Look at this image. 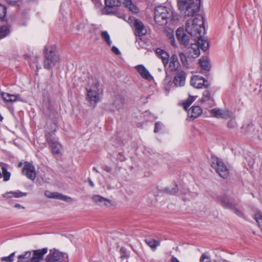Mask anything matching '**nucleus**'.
Returning <instances> with one entry per match:
<instances>
[{
  "instance_id": "27",
  "label": "nucleus",
  "mask_w": 262,
  "mask_h": 262,
  "mask_svg": "<svg viewBox=\"0 0 262 262\" xmlns=\"http://www.w3.org/2000/svg\"><path fill=\"white\" fill-rule=\"evenodd\" d=\"M199 63L201 68L205 71H209L211 65L209 60L207 57H202L199 60Z\"/></svg>"
},
{
  "instance_id": "5",
  "label": "nucleus",
  "mask_w": 262,
  "mask_h": 262,
  "mask_svg": "<svg viewBox=\"0 0 262 262\" xmlns=\"http://www.w3.org/2000/svg\"><path fill=\"white\" fill-rule=\"evenodd\" d=\"M211 166L221 178L227 179L229 177V169L223 161L219 158L215 157H212Z\"/></svg>"
},
{
  "instance_id": "25",
  "label": "nucleus",
  "mask_w": 262,
  "mask_h": 262,
  "mask_svg": "<svg viewBox=\"0 0 262 262\" xmlns=\"http://www.w3.org/2000/svg\"><path fill=\"white\" fill-rule=\"evenodd\" d=\"M194 3L193 0H177L178 6L179 10L182 12L185 8H187L190 5Z\"/></svg>"
},
{
  "instance_id": "18",
  "label": "nucleus",
  "mask_w": 262,
  "mask_h": 262,
  "mask_svg": "<svg viewBox=\"0 0 262 262\" xmlns=\"http://www.w3.org/2000/svg\"><path fill=\"white\" fill-rule=\"evenodd\" d=\"M169 62L168 68L172 72L177 71L180 66L178 56L176 54H173L169 58Z\"/></svg>"
},
{
  "instance_id": "40",
  "label": "nucleus",
  "mask_w": 262,
  "mask_h": 262,
  "mask_svg": "<svg viewBox=\"0 0 262 262\" xmlns=\"http://www.w3.org/2000/svg\"><path fill=\"white\" fill-rule=\"evenodd\" d=\"M120 252L121 254V258H127L129 256V252L126 250V249L124 247H122L120 250Z\"/></svg>"
},
{
  "instance_id": "41",
  "label": "nucleus",
  "mask_w": 262,
  "mask_h": 262,
  "mask_svg": "<svg viewBox=\"0 0 262 262\" xmlns=\"http://www.w3.org/2000/svg\"><path fill=\"white\" fill-rule=\"evenodd\" d=\"M211 98V94L209 91L205 90L203 94V97L201 99L202 102L206 101L209 100Z\"/></svg>"
},
{
  "instance_id": "47",
  "label": "nucleus",
  "mask_w": 262,
  "mask_h": 262,
  "mask_svg": "<svg viewBox=\"0 0 262 262\" xmlns=\"http://www.w3.org/2000/svg\"><path fill=\"white\" fill-rule=\"evenodd\" d=\"M201 262H210V256L207 253H203L200 258Z\"/></svg>"
},
{
  "instance_id": "3",
  "label": "nucleus",
  "mask_w": 262,
  "mask_h": 262,
  "mask_svg": "<svg viewBox=\"0 0 262 262\" xmlns=\"http://www.w3.org/2000/svg\"><path fill=\"white\" fill-rule=\"evenodd\" d=\"M45 59L44 68L50 69L55 66L59 61V56L57 54L55 47L54 46H46L44 49Z\"/></svg>"
},
{
  "instance_id": "13",
  "label": "nucleus",
  "mask_w": 262,
  "mask_h": 262,
  "mask_svg": "<svg viewBox=\"0 0 262 262\" xmlns=\"http://www.w3.org/2000/svg\"><path fill=\"white\" fill-rule=\"evenodd\" d=\"M135 34L137 36H142L147 33V30L143 23L139 19H136L134 23Z\"/></svg>"
},
{
  "instance_id": "19",
  "label": "nucleus",
  "mask_w": 262,
  "mask_h": 262,
  "mask_svg": "<svg viewBox=\"0 0 262 262\" xmlns=\"http://www.w3.org/2000/svg\"><path fill=\"white\" fill-rule=\"evenodd\" d=\"M156 53L157 56L162 59L164 67H166L169 63V54L165 51L160 48L156 50Z\"/></svg>"
},
{
  "instance_id": "2",
  "label": "nucleus",
  "mask_w": 262,
  "mask_h": 262,
  "mask_svg": "<svg viewBox=\"0 0 262 262\" xmlns=\"http://www.w3.org/2000/svg\"><path fill=\"white\" fill-rule=\"evenodd\" d=\"M170 17L172 20L176 19L173 12L169 10L166 7L160 6L155 8L154 19L156 23L159 25H166Z\"/></svg>"
},
{
  "instance_id": "52",
  "label": "nucleus",
  "mask_w": 262,
  "mask_h": 262,
  "mask_svg": "<svg viewBox=\"0 0 262 262\" xmlns=\"http://www.w3.org/2000/svg\"><path fill=\"white\" fill-rule=\"evenodd\" d=\"M102 169L107 172H111L112 171V168L107 165H103Z\"/></svg>"
},
{
  "instance_id": "42",
  "label": "nucleus",
  "mask_w": 262,
  "mask_h": 262,
  "mask_svg": "<svg viewBox=\"0 0 262 262\" xmlns=\"http://www.w3.org/2000/svg\"><path fill=\"white\" fill-rule=\"evenodd\" d=\"M179 56L182 62V64L184 66L186 67L188 65V61L185 54L182 52L179 54Z\"/></svg>"
},
{
  "instance_id": "51",
  "label": "nucleus",
  "mask_w": 262,
  "mask_h": 262,
  "mask_svg": "<svg viewBox=\"0 0 262 262\" xmlns=\"http://www.w3.org/2000/svg\"><path fill=\"white\" fill-rule=\"evenodd\" d=\"M160 128H161V124H160V123H159V122H156L155 123L154 132L155 133H157L159 130V129Z\"/></svg>"
},
{
  "instance_id": "31",
  "label": "nucleus",
  "mask_w": 262,
  "mask_h": 262,
  "mask_svg": "<svg viewBox=\"0 0 262 262\" xmlns=\"http://www.w3.org/2000/svg\"><path fill=\"white\" fill-rule=\"evenodd\" d=\"M146 244L149 246H158L161 243V241L158 239H154L151 238H147L145 239Z\"/></svg>"
},
{
  "instance_id": "55",
  "label": "nucleus",
  "mask_w": 262,
  "mask_h": 262,
  "mask_svg": "<svg viewBox=\"0 0 262 262\" xmlns=\"http://www.w3.org/2000/svg\"><path fill=\"white\" fill-rule=\"evenodd\" d=\"M14 207L15 208H22V209H24L25 207L22 206L21 205H20V204H16L15 205H14Z\"/></svg>"
},
{
  "instance_id": "10",
  "label": "nucleus",
  "mask_w": 262,
  "mask_h": 262,
  "mask_svg": "<svg viewBox=\"0 0 262 262\" xmlns=\"http://www.w3.org/2000/svg\"><path fill=\"white\" fill-rule=\"evenodd\" d=\"M196 2H199L198 3H195L194 2L192 3V5H190L187 8H185L182 12L183 13L184 15V17L189 16H194L195 14H196L199 10H200V6L199 4L200 3V0H196Z\"/></svg>"
},
{
  "instance_id": "26",
  "label": "nucleus",
  "mask_w": 262,
  "mask_h": 262,
  "mask_svg": "<svg viewBox=\"0 0 262 262\" xmlns=\"http://www.w3.org/2000/svg\"><path fill=\"white\" fill-rule=\"evenodd\" d=\"M124 103V98L122 96H118L116 97L113 103V105L117 110H120L123 108Z\"/></svg>"
},
{
  "instance_id": "20",
  "label": "nucleus",
  "mask_w": 262,
  "mask_h": 262,
  "mask_svg": "<svg viewBox=\"0 0 262 262\" xmlns=\"http://www.w3.org/2000/svg\"><path fill=\"white\" fill-rule=\"evenodd\" d=\"M2 96L3 99L7 102H13L17 101H23V98L19 94L12 95L6 93H2Z\"/></svg>"
},
{
  "instance_id": "17",
  "label": "nucleus",
  "mask_w": 262,
  "mask_h": 262,
  "mask_svg": "<svg viewBox=\"0 0 262 262\" xmlns=\"http://www.w3.org/2000/svg\"><path fill=\"white\" fill-rule=\"evenodd\" d=\"M203 35L204 34H201L200 37L197 36L194 37V40L196 42V45L203 51H206L208 48L209 42L208 40L205 38Z\"/></svg>"
},
{
  "instance_id": "28",
  "label": "nucleus",
  "mask_w": 262,
  "mask_h": 262,
  "mask_svg": "<svg viewBox=\"0 0 262 262\" xmlns=\"http://www.w3.org/2000/svg\"><path fill=\"white\" fill-rule=\"evenodd\" d=\"M123 4L125 7L133 12L137 13L139 11L138 8L133 4L132 0H125Z\"/></svg>"
},
{
  "instance_id": "12",
  "label": "nucleus",
  "mask_w": 262,
  "mask_h": 262,
  "mask_svg": "<svg viewBox=\"0 0 262 262\" xmlns=\"http://www.w3.org/2000/svg\"><path fill=\"white\" fill-rule=\"evenodd\" d=\"M212 115L216 118L227 119L232 116V113L228 110L214 108L210 111Z\"/></svg>"
},
{
  "instance_id": "6",
  "label": "nucleus",
  "mask_w": 262,
  "mask_h": 262,
  "mask_svg": "<svg viewBox=\"0 0 262 262\" xmlns=\"http://www.w3.org/2000/svg\"><path fill=\"white\" fill-rule=\"evenodd\" d=\"M99 86L98 82L95 81L92 84L89 83L86 88L88 98L91 104L95 105L99 101Z\"/></svg>"
},
{
  "instance_id": "21",
  "label": "nucleus",
  "mask_w": 262,
  "mask_h": 262,
  "mask_svg": "<svg viewBox=\"0 0 262 262\" xmlns=\"http://www.w3.org/2000/svg\"><path fill=\"white\" fill-rule=\"evenodd\" d=\"M136 69L143 78L147 80H151L153 79L152 76L143 65L137 66Z\"/></svg>"
},
{
  "instance_id": "44",
  "label": "nucleus",
  "mask_w": 262,
  "mask_h": 262,
  "mask_svg": "<svg viewBox=\"0 0 262 262\" xmlns=\"http://www.w3.org/2000/svg\"><path fill=\"white\" fill-rule=\"evenodd\" d=\"M193 100L194 99L193 97H189L184 103V108L186 111H187L188 107L191 105Z\"/></svg>"
},
{
  "instance_id": "49",
  "label": "nucleus",
  "mask_w": 262,
  "mask_h": 262,
  "mask_svg": "<svg viewBox=\"0 0 262 262\" xmlns=\"http://www.w3.org/2000/svg\"><path fill=\"white\" fill-rule=\"evenodd\" d=\"M8 4L15 5L18 4L20 0H6Z\"/></svg>"
},
{
  "instance_id": "53",
  "label": "nucleus",
  "mask_w": 262,
  "mask_h": 262,
  "mask_svg": "<svg viewBox=\"0 0 262 262\" xmlns=\"http://www.w3.org/2000/svg\"><path fill=\"white\" fill-rule=\"evenodd\" d=\"M12 193V191L8 192L7 193L3 194V196L4 198H10L13 195Z\"/></svg>"
},
{
  "instance_id": "36",
  "label": "nucleus",
  "mask_w": 262,
  "mask_h": 262,
  "mask_svg": "<svg viewBox=\"0 0 262 262\" xmlns=\"http://www.w3.org/2000/svg\"><path fill=\"white\" fill-rule=\"evenodd\" d=\"M10 32L8 26H3L0 27V39L6 36Z\"/></svg>"
},
{
  "instance_id": "11",
  "label": "nucleus",
  "mask_w": 262,
  "mask_h": 262,
  "mask_svg": "<svg viewBox=\"0 0 262 262\" xmlns=\"http://www.w3.org/2000/svg\"><path fill=\"white\" fill-rule=\"evenodd\" d=\"M191 84L193 87L198 89L202 88L203 86L208 88L209 85L208 82L202 77L195 75L191 79Z\"/></svg>"
},
{
  "instance_id": "9",
  "label": "nucleus",
  "mask_w": 262,
  "mask_h": 262,
  "mask_svg": "<svg viewBox=\"0 0 262 262\" xmlns=\"http://www.w3.org/2000/svg\"><path fill=\"white\" fill-rule=\"evenodd\" d=\"M176 36L179 43L184 46L187 47L189 43V37L186 34L185 31L182 27H179L176 31Z\"/></svg>"
},
{
  "instance_id": "58",
  "label": "nucleus",
  "mask_w": 262,
  "mask_h": 262,
  "mask_svg": "<svg viewBox=\"0 0 262 262\" xmlns=\"http://www.w3.org/2000/svg\"><path fill=\"white\" fill-rule=\"evenodd\" d=\"M152 250L153 251H155L157 247H151Z\"/></svg>"
},
{
  "instance_id": "38",
  "label": "nucleus",
  "mask_w": 262,
  "mask_h": 262,
  "mask_svg": "<svg viewBox=\"0 0 262 262\" xmlns=\"http://www.w3.org/2000/svg\"><path fill=\"white\" fill-rule=\"evenodd\" d=\"M255 220L257 223L259 227L262 230V212L260 211L257 212L254 215Z\"/></svg>"
},
{
  "instance_id": "37",
  "label": "nucleus",
  "mask_w": 262,
  "mask_h": 262,
  "mask_svg": "<svg viewBox=\"0 0 262 262\" xmlns=\"http://www.w3.org/2000/svg\"><path fill=\"white\" fill-rule=\"evenodd\" d=\"M167 36L170 40L171 45L174 47H177V43L175 40L173 31L168 32L167 33Z\"/></svg>"
},
{
  "instance_id": "59",
  "label": "nucleus",
  "mask_w": 262,
  "mask_h": 262,
  "mask_svg": "<svg viewBox=\"0 0 262 262\" xmlns=\"http://www.w3.org/2000/svg\"><path fill=\"white\" fill-rule=\"evenodd\" d=\"M23 164L21 162H20L19 163H18V167H20L21 166H22Z\"/></svg>"
},
{
  "instance_id": "29",
  "label": "nucleus",
  "mask_w": 262,
  "mask_h": 262,
  "mask_svg": "<svg viewBox=\"0 0 262 262\" xmlns=\"http://www.w3.org/2000/svg\"><path fill=\"white\" fill-rule=\"evenodd\" d=\"M189 52L193 58L198 57L200 54V48L195 43L192 44Z\"/></svg>"
},
{
  "instance_id": "43",
  "label": "nucleus",
  "mask_w": 262,
  "mask_h": 262,
  "mask_svg": "<svg viewBox=\"0 0 262 262\" xmlns=\"http://www.w3.org/2000/svg\"><path fill=\"white\" fill-rule=\"evenodd\" d=\"M15 255V252L12 253L10 255L8 256L3 257L1 258L2 261L6 262H12L13 261V257Z\"/></svg>"
},
{
  "instance_id": "50",
  "label": "nucleus",
  "mask_w": 262,
  "mask_h": 262,
  "mask_svg": "<svg viewBox=\"0 0 262 262\" xmlns=\"http://www.w3.org/2000/svg\"><path fill=\"white\" fill-rule=\"evenodd\" d=\"M112 51L116 55H120L121 54L119 50L115 46H113L112 48Z\"/></svg>"
},
{
  "instance_id": "54",
  "label": "nucleus",
  "mask_w": 262,
  "mask_h": 262,
  "mask_svg": "<svg viewBox=\"0 0 262 262\" xmlns=\"http://www.w3.org/2000/svg\"><path fill=\"white\" fill-rule=\"evenodd\" d=\"M88 182H89V185H90L92 187H94V183L93 182V181L91 180V179L89 178V179H88Z\"/></svg>"
},
{
  "instance_id": "33",
  "label": "nucleus",
  "mask_w": 262,
  "mask_h": 262,
  "mask_svg": "<svg viewBox=\"0 0 262 262\" xmlns=\"http://www.w3.org/2000/svg\"><path fill=\"white\" fill-rule=\"evenodd\" d=\"M2 177L3 178V180L5 182L9 181L11 176L10 172L7 170V169L5 166H3L2 167Z\"/></svg>"
},
{
  "instance_id": "15",
  "label": "nucleus",
  "mask_w": 262,
  "mask_h": 262,
  "mask_svg": "<svg viewBox=\"0 0 262 262\" xmlns=\"http://www.w3.org/2000/svg\"><path fill=\"white\" fill-rule=\"evenodd\" d=\"M45 195L47 198L57 199L66 202H71L72 201L71 198L58 192H52L49 191H46L45 192Z\"/></svg>"
},
{
  "instance_id": "48",
  "label": "nucleus",
  "mask_w": 262,
  "mask_h": 262,
  "mask_svg": "<svg viewBox=\"0 0 262 262\" xmlns=\"http://www.w3.org/2000/svg\"><path fill=\"white\" fill-rule=\"evenodd\" d=\"M231 209L238 216H242V212L238 209L235 207V205L234 204H233V208H232Z\"/></svg>"
},
{
  "instance_id": "32",
  "label": "nucleus",
  "mask_w": 262,
  "mask_h": 262,
  "mask_svg": "<svg viewBox=\"0 0 262 262\" xmlns=\"http://www.w3.org/2000/svg\"><path fill=\"white\" fill-rule=\"evenodd\" d=\"M253 130V125L250 124H247L244 125L241 129L242 133H244V134H249L251 132H252Z\"/></svg>"
},
{
  "instance_id": "30",
  "label": "nucleus",
  "mask_w": 262,
  "mask_h": 262,
  "mask_svg": "<svg viewBox=\"0 0 262 262\" xmlns=\"http://www.w3.org/2000/svg\"><path fill=\"white\" fill-rule=\"evenodd\" d=\"M105 4L107 7L113 8L119 7L121 5L120 0H105Z\"/></svg>"
},
{
  "instance_id": "1",
  "label": "nucleus",
  "mask_w": 262,
  "mask_h": 262,
  "mask_svg": "<svg viewBox=\"0 0 262 262\" xmlns=\"http://www.w3.org/2000/svg\"><path fill=\"white\" fill-rule=\"evenodd\" d=\"M186 31L192 37H200L204 34L205 29L203 26V18L195 17L194 19L188 20L185 26Z\"/></svg>"
},
{
  "instance_id": "57",
  "label": "nucleus",
  "mask_w": 262,
  "mask_h": 262,
  "mask_svg": "<svg viewBox=\"0 0 262 262\" xmlns=\"http://www.w3.org/2000/svg\"><path fill=\"white\" fill-rule=\"evenodd\" d=\"M93 169L94 171H95L97 173H99V171H98V170H97V169L96 167H94Z\"/></svg>"
},
{
  "instance_id": "8",
  "label": "nucleus",
  "mask_w": 262,
  "mask_h": 262,
  "mask_svg": "<svg viewBox=\"0 0 262 262\" xmlns=\"http://www.w3.org/2000/svg\"><path fill=\"white\" fill-rule=\"evenodd\" d=\"M22 173L31 180H34L36 178V174L35 167L30 163L27 162L25 163L24 166L22 169Z\"/></svg>"
},
{
  "instance_id": "23",
  "label": "nucleus",
  "mask_w": 262,
  "mask_h": 262,
  "mask_svg": "<svg viewBox=\"0 0 262 262\" xmlns=\"http://www.w3.org/2000/svg\"><path fill=\"white\" fill-rule=\"evenodd\" d=\"M217 200L225 208L230 209L233 208V204L226 196H219Z\"/></svg>"
},
{
  "instance_id": "39",
  "label": "nucleus",
  "mask_w": 262,
  "mask_h": 262,
  "mask_svg": "<svg viewBox=\"0 0 262 262\" xmlns=\"http://www.w3.org/2000/svg\"><path fill=\"white\" fill-rule=\"evenodd\" d=\"M230 119L227 123V126L229 129H234L237 127V123L234 117L233 116L230 118Z\"/></svg>"
},
{
  "instance_id": "14",
  "label": "nucleus",
  "mask_w": 262,
  "mask_h": 262,
  "mask_svg": "<svg viewBox=\"0 0 262 262\" xmlns=\"http://www.w3.org/2000/svg\"><path fill=\"white\" fill-rule=\"evenodd\" d=\"M186 73L183 71H178L173 79V83L176 86H183L185 83Z\"/></svg>"
},
{
  "instance_id": "4",
  "label": "nucleus",
  "mask_w": 262,
  "mask_h": 262,
  "mask_svg": "<svg viewBox=\"0 0 262 262\" xmlns=\"http://www.w3.org/2000/svg\"><path fill=\"white\" fill-rule=\"evenodd\" d=\"M47 248L34 250L33 254L31 257V253L30 251H27L24 254L18 256L17 262H40L42 259L43 256L47 252Z\"/></svg>"
},
{
  "instance_id": "7",
  "label": "nucleus",
  "mask_w": 262,
  "mask_h": 262,
  "mask_svg": "<svg viewBox=\"0 0 262 262\" xmlns=\"http://www.w3.org/2000/svg\"><path fill=\"white\" fill-rule=\"evenodd\" d=\"M54 129L52 133H48L46 135V138L50 145L51 148L52 154L53 155H59L61 154L62 146L56 140H55L54 132L56 130V124H54Z\"/></svg>"
},
{
  "instance_id": "45",
  "label": "nucleus",
  "mask_w": 262,
  "mask_h": 262,
  "mask_svg": "<svg viewBox=\"0 0 262 262\" xmlns=\"http://www.w3.org/2000/svg\"><path fill=\"white\" fill-rule=\"evenodd\" d=\"M6 10L7 9L5 6L0 5V19H2L5 16Z\"/></svg>"
},
{
  "instance_id": "22",
  "label": "nucleus",
  "mask_w": 262,
  "mask_h": 262,
  "mask_svg": "<svg viewBox=\"0 0 262 262\" xmlns=\"http://www.w3.org/2000/svg\"><path fill=\"white\" fill-rule=\"evenodd\" d=\"M188 116L193 119L199 117L202 113V109L199 106H193L189 110H187Z\"/></svg>"
},
{
  "instance_id": "56",
  "label": "nucleus",
  "mask_w": 262,
  "mask_h": 262,
  "mask_svg": "<svg viewBox=\"0 0 262 262\" xmlns=\"http://www.w3.org/2000/svg\"><path fill=\"white\" fill-rule=\"evenodd\" d=\"M171 262H180L178 259L174 257H172L171 259Z\"/></svg>"
},
{
  "instance_id": "34",
  "label": "nucleus",
  "mask_w": 262,
  "mask_h": 262,
  "mask_svg": "<svg viewBox=\"0 0 262 262\" xmlns=\"http://www.w3.org/2000/svg\"><path fill=\"white\" fill-rule=\"evenodd\" d=\"M163 191L164 192V193H167V194H176L178 191V185L177 184H176L174 185V187H172V188H170V187H167V188H165Z\"/></svg>"
},
{
  "instance_id": "35",
  "label": "nucleus",
  "mask_w": 262,
  "mask_h": 262,
  "mask_svg": "<svg viewBox=\"0 0 262 262\" xmlns=\"http://www.w3.org/2000/svg\"><path fill=\"white\" fill-rule=\"evenodd\" d=\"M101 36L107 45L108 46H111L112 45V41L110 39V36L108 32L106 31H102L101 33Z\"/></svg>"
},
{
  "instance_id": "16",
  "label": "nucleus",
  "mask_w": 262,
  "mask_h": 262,
  "mask_svg": "<svg viewBox=\"0 0 262 262\" xmlns=\"http://www.w3.org/2000/svg\"><path fill=\"white\" fill-rule=\"evenodd\" d=\"M64 254L58 250H50L49 254L46 258L47 262H54L62 259Z\"/></svg>"
},
{
  "instance_id": "46",
  "label": "nucleus",
  "mask_w": 262,
  "mask_h": 262,
  "mask_svg": "<svg viewBox=\"0 0 262 262\" xmlns=\"http://www.w3.org/2000/svg\"><path fill=\"white\" fill-rule=\"evenodd\" d=\"M12 193L13 196L15 198H21L27 195V193L22 192L19 190H17L16 191H12Z\"/></svg>"
},
{
  "instance_id": "24",
  "label": "nucleus",
  "mask_w": 262,
  "mask_h": 262,
  "mask_svg": "<svg viewBox=\"0 0 262 262\" xmlns=\"http://www.w3.org/2000/svg\"><path fill=\"white\" fill-rule=\"evenodd\" d=\"M93 201L99 206H108L111 201L99 195H95L92 198Z\"/></svg>"
}]
</instances>
